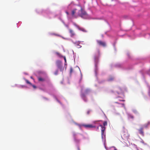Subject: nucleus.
<instances>
[{
	"instance_id": "412c9836",
	"label": "nucleus",
	"mask_w": 150,
	"mask_h": 150,
	"mask_svg": "<svg viewBox=\"0 0 150 150\" xmlns=\"http://www.w3.org/2000/svg\"><path fill=\"white\" fill-rule=\"evenodd\" d=\"M88 90H86V91L85 92L86 93H87V92H88Z\"/></svg>"
},
{
	"instance_id": "b1692460",
	"label": "nucleus",
	"mask_w": 150,
	"mask_h": 150,
	"mask_svg": "<svg viewBox=\"0 0 150 150\" xmlns=\"http://www.w3.org/2000/svg\"><path fill=\"white\" fill-rule=\"evenodd\" d=\"M86 13H83V14H84V15H86Z\"/></svg>"
},
{
	"instance_id": "20e7f679",
	"label": "nucleus",
	"mask_w": 150,
	"mask_h": 150,
	"mask_svg": "<svg viewBox=\"0 0 150 150\" xmlns=\"http://www.w3.org/2000/svg\"><path fill=\"white\" fill-rule=\"evenodd\" d=\"M97 42L98 44L104 47L106 45V44L105 42H102L100 40H98Z\"/></svg>"
},
{
	"instance_id": "5701e85b",
	"label": "nucleus",
	"mask_w": 150,
	"mask_h": 150,
	"mask_svg": "<svg viewBox=\"0 0 150 150\" xmlns=\"http://www.w3.org/2000/svg\"><path fill=\"white\" fill-rule=\"evenodd\" d=\"M150 124V122H148V125H149Z\"/></svg>"
},
{
	"instance_id": "ddd939ff",
	"label": "nucleus",
	"mask_w": 150,
	"mask_h": 150,
	"mask_svg": "<svg viewBox=\"0 0 150 150\" xmlns=\"http://www.w3.org/2000/svg\"><path fill=\"white\" fill-rule=\"evenodd\" d=\"M103 127H104L105 126H106V125H107V121H105L104 122H103Z\"/></svg>"
},
{
	"instance_id": "dca6fc26",
	"label": "nucleus",
	"mask_w": 150,
	"mask_h": 150,
	"mask_svg": "<svg viewBox=\"0 0 150 150\" xmlns=\"http://www.w3.org/2000/svg\"><path fill=\"white\" fill-rule=\"evenodd\" d=\"M73 72V69L72 68L70 69V73L71 74Z\"/></svg>"
},
{
	"instance_id": "f03ea898",
	"label": "nucleus",
	"mask_w": 150,
	"mask_h": 150,
	"mask_svg": "<svg viewBox=\"0 0 150 150\" xmlns=\"http://www.w3.org/2000/svg\"><path fill=\"white\" fill-rule=\"evenodd\" d=\"M57 65L58 69H59L60 71H62L64 69V68L61 65V62L60 61H57Z\"/></svg>"
},
{
	"instance_id": "bb28decb",
	"label": "nucleus",
	"mask_w": 150,
	"mask_h": 150,
	"mask_svg": "<svg viewBox=\"0 0 150 150\" xmlns=\"http://www.w3.org/2000/svg\"><path fill=\"white\" fill-rule=\"evenodd\" d=\"M123 105H124V104H122Z\"/></svg>"
},
{
	"instance_id": "f257e3e1",
	"label": "nucleus",
	"mask_w": 150,
	"mask_h": 150,
	"mask_svg": "<svg viewBox=\"0 0 150 150\" xmlns=\"http://www.w3.org/2000/svg\"><path fill=\"white\" fill-rule=\"evenodd\" d=\"M100 55V51L99 50L97 51V55H95L94 56V61L96 65H97V64L98 62V58Z\"/></svg>"
},
{
	"instance_id": "9b49d317",
	"label": "nucleus",
	"mask_w": 150,
	"mask_h": 150,
	"mask_svg": "<svg viewBox=\"0 0 150 150\" xmlns=\"http://www.w3.org/2000/svg\"><path fill=\"white\" fill-rule=\"evenodd\" d=\"M77 27L78 29L79 30L82 31L83 32H85L86 31L85 29L83 28H80L79 26H77Z\"/></svg>"
},
{
	"instance_id": "9d476101",
	"label": "nucleus",
	"mask_w": 150,
	"mask_h": 150,
	"mask_svg": "<svg viewBox=\"0 0 150 150\" xmlns=\"http://www.w3.org/2000/svg\"><path fill=\"white\" fill-rule=\"evenodd\" d=\"M77 10L76 9H74L71 11V15L72 16H74L76 13V11Z\"/></svg>"
},
{
	"instance_id": "0eeeda50",
	"label": "nucleus",
	"mask_w": 150,
	"mask_h": 150,
	"mask_svg": "<svg viewBox=\"0 0 150 150\" xmlns=\"http://www.w3.org/2000/svg\"><path fill=\"white\" fill-rule=\"evenodd\" d=\"M143 128L141 127L140 129H138L139 133L142 136H144Z\"/></svg>"
},
{
	"instance_id": "f3484780",
	"label": "nucleus",
	"mask_w": 150,
	"mask_h": 150,
	"mask_svg": "<svg viewBox=\"0 0 150 150\" xmlns=\"http://www.w3.org/2000/svg\"><path fill=\"white\" fill-rule=\"evenodd\" d=\"M62 57L64 58V60L65 61V63H66L67 62V61L66 57L65 56H63Z\"/></svg>"
},
{
	"instance_id": "f8f14e48",
	"label": "nucleus",
	"mask_w": 150,
	"mask_h": 150,
	"mask_svg": "<svg viewBox=\"0 0 150 150\" xmlns=\"http://www.w3.org/2000/svg\"><path fill=\"white\" fill-rule=\"evenodd\" d=\"M38 80L39 81H45V79H44L42 78L41 77H38Z\"/></svg>"
},
{
	"instance_id": "6e6552de",
	"label": "nucleus",
	"mask_w": 150,
	"mask_h": 150,
	"mask_svg": "<svg viewBox=\"0 0 150 150\" xmlns=\"http://www.w3.org/2000/svg\"><path fill=\"white\" fill-rule=\"evenodd\" d=\"M81 97L85 101H87L86 98L85 96V95L84 94L82 93L81 94Z\"/></svg>"
},
{
	"instance_id": "2eb2a0df",
	"label": "nucleus",
	"mask_w": 150,
	"mask_h": 150,
	"mask_svg": "<svg viewBox=\"0 0 150 150\" xmlns=\"http://www.w3.org/2000/svg\"><path fill=\"white\" fill-rule=\"evenodd\" d=\"M58 70H56L54 73V74L55 75H57L58 74Z\"/></svg>"
},
{
	"instance_id": "39448f33",
	"label": "nucleus",
	"mask_w": 150,
	"mask_h": 150,
	"mask_svg": "<svg viewBox=\"0 0 150 150\" xmlns=\"http://www.w3.org/2000/svg\"><path fill=\"white\" fill-rule=\"evenodd\" d=\"M83 126L85 127L86 128H93L95 127L94 126H93L92 125L89 124V125H83Z\"/></svg>"
},
{
	"instance_id": "1a4fd4ad",
	"label": "nucleus",
	"mask_w": 150,
	"mask_h": 150,
	"mask_svg": "<svg viewBox=\"0 0 150 150\" xmlns=\"http://www.w3.org/2000/svg\"><path fill=\"white\" fill-rule=\"evenodd\" d=\"M58 56V57L59 58H62L63 57V56H62L61 54L59 53L58 52H56L55 53Z\"/></svg>"
},
{
	"instance_id": "cd10ccee",
	"label": "nucleus",
	"mask_w": 150,
	"mask_h": 150,
	"mask_svg": "<svg viewBox=\"0 0 150 150\" xmlns=\"http://www.w3.org/2000/svg\"><path fill=\"white\" fill-rule=\"evenodd\" d=\"M122 101H124V100H122Z\"/></svg>"
},
{
	"instance_id": "aec40b11",
	"label": "nucleus",
	"mask_w": 150,
	"mask_h": 150,
	"mask_svg": "<svg viewBox=\"0 0 150 150\" xmlns=\"http://www.w3.org/2000/svg\"><path fill=\"white\" fill-rule=\"evenodd\" d=\"M91 112V111L90 110H88L87 112V114H88V115L89 114L90 112Z\"/></svg>"
},
{
	"instance_id": "7ed1b4c3",
	"label": "nucleus",
	"mask_w": 150,
	"mask_h": 150,
	"mask_svg": "<svg viewBox=\"0 0 150 150\" xmlns=\"http://www.w3.org/2000/svg\"><path fill=\"white\" fill-rule=\"evenodd\" d=\"M100 126L101 127V135L103 139V136H104L105 137V135L104 134V131L105 129V127H103V125H100Z\"/></svg>"
},
{
	"instance_id": "a878e982",
	"label": "nucleus",
	"mask_w": 150,
	"mask_h": 150,
	"mask_svg": "<svg viewBox=\"0 0 150 150\" xmlns=\"http://www.w3.org/2000/svg\"><path fill=\"white\" fill-rule=\"evenodd\" d=\"M115 103H118L117 102H116Z\"/></svg>"
},
{
	"instance_id": "423d86ee",
	"label": "nucleus",
	"mask_w": 150,
	"mask_h": 150,
	"mask_svg": "<svg viewBox=\"0 0 150 150\" xmlns=\"http://www.w3.org/2000/svg\"><path fill=\"white\" fill-rule=\"evenodd\" d=\"M69 32L70 34V36L71 37H72L75 35V34L74 31L71 29L69 30Z\"/></svg>"
},
{
	"instance_id": "a211bd4d",
	"label": "nucleus",
	"mask_w": 150,
	"mask_h": 150,
	"mask_svg": "<svg viewBox=\"0 0 150 150\" xmlns=\"http://www.w3.org/2000/svg\"><path fill=\"white\" fill-rule=\"evenodd\" d=\"M73 135L74 137V138L75 139V138H76V134L74 132L73 134Z\"/></svg>"
},
{
	"instance_id": "4be33fe9",
	"label": "nucleus",
	"mask_w": 150,
	"mask_h": 150,
	"mask_svg": "<svg viewBox=\"0 0 150 150\" xmlns=\"http://www.w3.org/2000/svg\"><path fill=\"white\" fill-rule=\"evenodd\" d=\"M66 13L67 14V15H68L69 14V13L68 12H66Z\"/></svg>"
},
{
	"instance_id": "4468645a",
	"label": "nucleus",
	"mask_w": 150,
	"mask_h": 150,
	"mask_svg": "<svg viewBox=\"0 0 150 150\" xmlns=\"http://www.w3.org/2000/svg\"><path fill=\"white\" fill-rule=\"evenodd\" d=\"M25 81L27 83L30 84V85H32L31 83L30 82H29L28 80H25Z\"/></svg>"
},
{
	"instance_id": "393cba45",
	"label": "nucleus",
	"mask_w": 150,
	"mask_h": 150,
	"mask_svg": "<svg viewBox=\"0 0 150 150\" xmlns=\"http://www.w3.org/2000/svg\"><path fill=\"white\" fill-rule=\"evenodd\" d=\"M81 17H83V15H81Z\"/></svg>"
},
{
	"instance_id": "6ab92c4d",
	"label": "nucleus",
	"mask_w": 150,
	"mask_h": 150,
	"mask_svg": "<svg viewBox=\"0 0 150 150\" xmlns=\"http://www.w3.org/2000/svg\"><path fill=\"white\" fill-rule=\"evenodd\" d=\"M34 88H36V87L34 85H33L32 84V85H31Z\"/></svg>"
}]
</instances>
